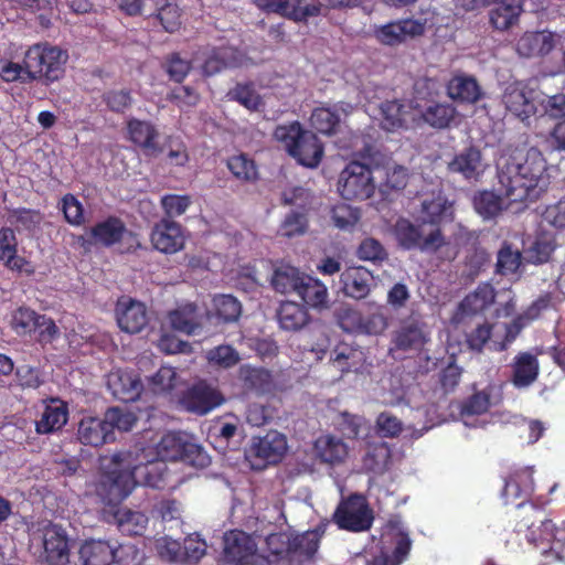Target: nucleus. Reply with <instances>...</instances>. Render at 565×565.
<instances>
[{
  "mask_svg": "<svg viewBox=\"0 0 565 565\" xmlns=\"http://www.w3.org/2000/svg\"><path fill=\"white\" fill-rule=\"evenodd\" d=\"M425 33V21L399 19L374 29L375 39L383 45L397 46Z\"/></svg>",
  "mask_w": 565,
  "mask_h": 565,
  "instance_id": "obj_14",
  "label": "nucleus"
},
{
  "mask_svg": "<svg viewBox=\"0 0 565 565\" xmlns=\"http://www.w3.org/2000/svg\"><path fill=\"white\" fill-rule=\"evenodd\" d=\"M35 334V340L45 349L47 345H52V349H55L53 345L54 342L61 339V330L56 326L55 321L45 315H41L39 317V323L32 330Z\"/></svg>",
  "mask_w": 565,
  "mask_h": 565,
  "instance_id": "obj_56",
  "label": "nucleus"
},
{
  "mask_svg": "<svg viewBox=\"0 0 565 565\" xmlns=\"http://www.w3.org/2000/svg\"><path fill=\"white\" fill-rule=\"evenodd\" d=\"M439 95V85L436 79L429 77L418 78L414 84V98L415 106L414 108L419 109L424 107V105L419 104V102H426L428 104L436 102V98Z\"/></svg>",
  "mask_w": 565,
  "mask_h": 565,
  "instance_id": "obj_63",
  "label": "nucleus"
},
{
  "mask_svg": "<svg viewBox=\"0 0 565 565\" xmlns=\"http://www.w3.org/2000/svg\"><path fill=\"white\" fill-rule=\"evenodd\" d=\"M118 327L130 334L139 333L148 324V311L145 303L129 297H121L116 303Z\"/></svg>",
  "mask_w": 565,
  "mask_h": 565,
  "instance_id": "obj_18",
  "label": "nucleus"
},
{
  "mask_svg": "<svg viewBox=\"0 0 565 565\" xmlns=\"http://www.w3.org/2000/svg\"><path fill=\"white\" fill-rule=\"evenodd\" d=\"M137 484L140 483L153 489H174L179 479L168 469V465L161 458L146 463L135 465Z\"/></svg>",
  "mask_w": 565,
  "mask_h": 565,
  "instance_id": "obj_17",
  "label": "nucleus"
},
{
  "mask_svg": "<svg viewBox=\"0 0 565 565\" xmlns=\"http://www.w3.org/2000/svg\"><path fill=\"white\" fill-rule=\"evenodd\" d=\"M236 64V51L233 47L225 45L213 47L202 65V72L205 76H213Z\"/></svg>",
  "mask_w": 565,
  "mask_h": 565,
  "instance_id": "obj_42",
  "label": "nucleus"
},
{
  "mask_svg": "<svg viewBox=\"0 0 565 565\" xmlns=\"http://www.w3.org/2000/svg\"><path fill=\"white\" fill-rule=\"evenodd\" d=\"M222 562L224 565H271V561L257 553L252 536L242 530L224 533Z\"/></svg>",
  "mask_w": 565,
  "mask_h": 565,
  "instance_id": "obj_8",
  "label": "nucleus"
},
{
  "mask_svg": "<svg viewBox=\"0 0 565 565\" xmlns=\"http://www.w3.org/2000/svg\"><path fill=\"white\" fill-rule=\"evenodd\" d=\"M556 246V241L551 234H537L532 244L523 249L524 260L533 265L545 264L551 259Z\"/></svg>",
  "mask_w": 565,
  "mask_h": 565,
  "instance_id": "obj_41",
  "label": "nucleus"
},
{
  "mask_svg": "<svg viewBox=\"0 0 565 565\" xmlns=\"http://www.w3.org/2000/svg\"><path fill=\"white\" fill-rule=\"evenodd\" d=\"M332 519L341 530L364 532L371 529L374 516L366 498L360 493H351L339 502Z\"/></svg>",
  "mask_w": 565,
  "mask_h": 565,
  "instance_id": "obj_9",
  "label": "nucleus"
},
{
  "mask_svg": "<svg viewBox=\"0 0 565 565\" xmlns=\"http://www.w3.org/2000/svg\"><path fill=\"white\" fill-rule=\"evenodd\" d=\"M555 47V34L550 31H527L516 43V51L524 57L550 54Z\"/></svg>",
  "mask_w": 565,
  "mask_h": 565,
  "instance_id": "obj_29",
  "label": "nucleus"
},
{
  "mask_svg": "<svg viewBox=\"0 0 565 565\" xmlns=\"http://www.w3.org/2000/svg\"><path fill=\"white\" fill-rule=\"evenodd\" d=\"M265 12L277 13L295 22H307L321 12L320 3H305V0H255Z\"/></svg>",
  "mask_w": 565,
  "mask_h": 565,
  "instance_id": "obj_16",
  "label": "nucleus"
},
{
  "mask_svg": "<svg viewBox=\"0 0 565 565\" xmlns=\"http://www.w3.org/2000/svg\"><path fill=\"white\" fill-rule=\"evenodd\" d=\"M446 89L451 100L463 105H475L484 96L477 78L465 73L455 74L448 81Z\"/></svg>",
  "mask_w": 565,
  "mask_h": 565,
  "instance_id": "obj_25",
  "label": "nucleus"
},
{
  "mask_svg": "<svg viewBox=\"0 0 565 565\" xmlns=\"http://www.w3.org/2000/svg\"><path fill=\"white\" fill-rule=\"evenodd\" d=\"M212 312L223 322H234L242 313V303L232 295H215L212 299Z\"/></svg>",
  "mask_w": 565,
  "mask_h": 565,
  "instance_id": "obj_48",
  "label": "nucleus"
},
{
  "mask_svg": "<svg viewBox=\"0 0 565 565\" xmlns=\"http://www.w3.org/2000/svg\"><path fill=\"white\" fill-rule=\"evenodd\" d=\"M273 137L291 158L306 168H317L323 158L324 147L321 140L298 120L276 126Z\"/></svg>",
  "mask_w": 565,
  "mask_h": 565,
  "instance_id": "obj_4",
  "label": "nucleus"
},
{
  "mask_svg": "<svg viewBox=\"0 0 565 565\" xmlns=\"http://www.w3.org/2000/svg\"><path fill=\"white\" fill-rule=\"evenodd\" d=\"M226 166L233 177L241 182L253 183L258 180L257 166L245 153L230 157Z\"/></svg>",
  "mask_w": 565,
  "mask_h": 565,
  "instance_id": "obj_52",
  "label": "nucleus"
},
{
  "mask_svg": "<svg viewBox=\"0 0 565 565\" xmlns=\"http://www.w3.org/2000/svg\"><path fill=\"white\" fill-rule=\"evenodd\" d=\"M94 243L105 247H111L126 237L136 238V235L129 231L124 221L117 216H108L106 220L96 223L89 231Z\"/></svg>",
  "mask_w": 565,
  "mask_h": 565,
  "instance_id": "obj_28",
  "label": "nucleus"
},
{
  "mask_svg": "<svg viewBox=\"0 0 565 565\" xmlns=\"http://www.w3.org/2000/svg\"><path fill=\"white\" fill-rule=\"evenodd\" d=\"M224 396L204 380H199L182 392L179 403L188 412L205 415L224 403Z\"/></svg>",
  "mask_w": 565,
  "mask_h": 565,
  "instance_id": "obj_12",
  "label": "nucleus"
},
{
  "mask_svg": "<svg viewBox=\"0 0 565 565\" xmlns=\"http://www.w3.org/2000/svg\"><path fill=\"white\" fill-rule=\"evenodd\" d=\"M42 562L46 565H66L70 561L68 539L65 532L56 526L45 529L43 535Z\"/></svg>",
  "mask_w": 565,
  "mask_h": 565,
  "instance_id": "obj_21",
  "label": "nucleus"
},
{
  "mask_svg": "<svg viewBox=\"0 0 565 565\" xmlns=\"http://www.w3.org/2000/svg\"><path fill=\"white\" fill-rule=\"evenodd\" d=\"M341 118L337 110L330 107H317L310 116V125L319 134L332 136L340 127Z\"/></svg>",
  "mask_w": 565,
  "mask_h": 565,
  "instance_id": "obj_50",
  "label": "nucleus"
},
{
  "mask_svg": "<svg viewBox=\"0 0 565 565\" xmlns=\"http://www.w3.org/2000/svg\"><path fill=\"white\" fill-rule=\"evenodd\" d=\"M300 299L311 308H323L328 302V289L319 279L306 275L300 280L297 292Z\"/></svg>",
  "mask_w": 565,
  "mask_h": 565,
  "instance_id": "obj_39",
  "label": "nucleus"
},
{
  "mask_svg": "<svg viewBox=\"0 0 565 565\" xmlns=\"http://www.w3.org/2000/svg\"><path fill=\"white\" fill-rule=\"evenodd\" d=\"M77 439L85 446L99 447L115 440V436L109 435L104 418L86 416L78 423Z\"/></svg>",
  "mask_w": 565,
  "mask_h": 565,
  "instance_id": "obj_31",
  "label": "nucleus"
},
{
  "mask_svg": "<svg viewBox=\"0 0 565 565\" xmlns=\"http://www.w3.org/2000/svg\"><path fill=\"white\" fill-rule=\"evenodd\" d=\"M83 565H111L114 563V546L103 540H87L79 548Z\"/></svg>",
  "mask_w": 565,
  "mask_h": 565,
  "instance_id": "obj_35",
  "label": "nucleus"
},
{
  "mask_svg": "<svg viewBox=\"0 0 565 565\" xmlns=\"http://www.w3.org/2000/svg\"><path fill=\"white\" fill-rule=\"evenodd\" d=\"M411 548L412 540L409 539L408 534L405 532H399L397 534L395 546L391 555L384 551L371 555L356 553L353 557H351L350 564L360 565V563H362V565H401L407 559Z\"/></svg>",
  "mask_w": 565,
  "mask_h": 565,
  "instance_id": "obj_19",
  "label": "nucleus"
},
{
  "mask_svg": "<svg viewBox=\"0 0 565 565\" xmlns=\"http://www.w3.org/2000/svg\"><path fill=\"white\" fill-rule=\"evenodd\" d=\"M113 519L119 532L128 536L142 535L149 521L145 513L124 508L116 510Z\"/></svg>",
  "mask_w": 565,
  "mask_h": 565,
  "instance_id": "obj_40",
  "label": "nucleus"
},
{
  "mask_svg": "<svg viewBox=\"0 0 565 565\" xmlns=\"http://www.w3.org/2000/svg\"><path fill=\"white\" fill-rule=\"evenodd\" d=\"M545 172L546 160L537 148L515 151L498 172L502 195L510 203L537 200L546 189Z\"/></svg>",
  "mask_w": 565,
  "mask_h": 565,
  "instance_id": "obj_2",
  "label": "nucleus"
},
{
  "mask_svg": "<svg viewBox=\"0 0 565 565\" xmlns=\"http://www.w3.org/2000/svg\"><path fill=\"white\" fill-rule=\"evenodd\" d=\"M394 235L404 249H419L422 252H436L444 244V236L439 227L425 234L423 226L415 225L406 218H399L394 226Z\"/></svg>",
  "mask_w": 565,
  "mask_h": 565,
  "instance_id": "obj_11",
  "label": "nucleus"
},
{
  "mask_svg": "<svg viewBox=\"0 0 565 565\" xmlns=\"http://www.w3.org/2000/svg\"><path fill=\"white\" fill-rule=\"evenodd\" d=\"M157 454L166 462L181 461L195 468H205L211 462L204 448L182 431L164 434L157 445Z\"/></svg>",
  "mask_w": 565,
  "mask_h": 565,
  "instance_id": "obj_7",
  "label": "nucleus"
},
{
  "mask_svg": "<svg viewBox=\"0 0 565 565\" xmlns=\"http://www.w3.org/2000/svg\"><path fill=\"white\" fill-rule=\"evenodd\" d=\"M68 60L66 51L49 43L31 45L24 53L25 79L49 86L64 76Z\"/></svg>",
  "mask_w": 565,
  "mask_h": 565,
  "instance_id": "obj_5",
  "label": "nucleus"
},
{
  "mask_svg": "<svg viewBox=\"0 0 565 565\" xmlns=\"http://www.w3.org/2000/svg\"><path fill=\"white\" fill-rule=\"evenodd\" d=\"M523 11L524 2L492 6V9L489 11V22L497 31H509L519 24Z\"/></svg>",
  "mask_w": 565,
  "mask_h": 565,
  "instance_id": "obj_36",
  "label": "nucleus"
},
{
  "mask_svg": "<svg viewBox=\"0 0 565 565\" xmlns=\"http://www.w3.org/2000/svg\"><path fill=\"white\" fill-rule=\"evenodd\" d=\"M539 315L540 308L536 303H533L524 312L518 315L511 323L504 326L503 339L501 340L497 339V334L493 332L494 326L489 323L480 324L467 337L469 348L475 351H481L489 343L490 350L504 351Z\"/></svg>",
  "mask_w": 565,
  "mask_h": 565,
  "instance_id": "obj_6",
  "label": "nucleus"
},
{
  "mask_svg": "<svg viewBox=\"0 0 565 565\" xmlns=\"http://www.w3.org/2000/svg\"><path fill=\"white\" fill-rule=\"evenodd\" d=\"M412 106L397 99L386 100L381 105L383 116L382 126L387 131H394L406 127Z\"/></svg>",
  "mask_w": 565,
  "mask_h": 565,
  "instance_id": "obj_38",
  "label": "nucleus"
},
{
  "mask_svg": "<svg viewBox=\"0 0 565 565\" xmlns=\"http://www.w3.org/2000/svg\"><path fill=\"white\" fill-rule=\"evenodd\" d=\"M287 448L285 435L270 430L265 436L254 440L250 452L266 466L278 463L285 456Z\"/></svg>",
  "mask_w": 565,
  "mask_h": 565,
  "instance_id": "obj_27",
  "label": "nucleus"
},
{
  "mask_svg": "<svg viewBox=\"0 0 565 565\" xmlns=\"http://www.w3.org/2000/svg\"><path fill=\"white\" fill-rule=\"evenodd\" d=\"M237 381L247 395L265 396L282 390L277 385L271 372L263 366L241 365Z\"/></svg>",
  "mask_w": 565,
  "mask_h": 565,
  "instance_id": "obj_15",
  "label": "nucleus"
},
{
  "mask_svg": "<svg viewBox=\"0 0 565 565\" xmlns=\"http://www.w3.org/2000/svg\"><path fill=\"white\" fill-rule=\"evenodd\" d=\"M338 190L344 200H366L374 194L375 183L372 170L359 161L349 162L341 171Z\"/></svg>",
  "mask_w": 565,
  "mask_h": 565,
  "instance_id": "obj_10",
  "label": "nucleus"
},
{
  "mask_svg": "<svg viewBox=\"0 0 565 565\" xmlns=\"http://www.w3.org/2000/svg\"><path fill=\"white\" fill-rule=\"evenodd\" d=\"M41 315L28 307H19L11 315L10 326L20 335L31 334Z\"/></svg>",
  "mask_w": 565,
  "mask_h": 565,
  "instance_id": "obj_54",
  "label": "nucleus"
},
{
  "mask_svg": "<svg viewBox=\"0 0 565 565\" xmlns=\"http://www.w3.org/2000/svg\"><path fill=\"white\" fill-rule=\"evenodd\" d=\"M522 258H524L523 253L518 249H512L510 244L504 243L498 252L495 264L497 273L503 276L516 273L522 263Z\"/></svg>",
  "mask_w": 565,
  "mask_h": 565,
  "instance_id": "obj_55",
  "label": "nucleus"
},
{
  "mask_svg": "<svg viewBox=\"0 0 565 565\" xmlns=\"http://www.w3.org/2000/svg\"><path fill=\"white\" fill-rule=\"evenodd\" d=\"M104 420L109 435L115 436V428L121 431H129L137 424L138 418L135 413L116 406L106 411Z\"/></svg>",
  "mask_w": 565,
  "mask_h": 565,
  "instance_id": "obj_53",
  "label": "nucleus"
},
{
  "mask_svg": "<svg viewBox=\"0 0 565 565\" xmlns=\"http://www.w3.org/2000/svg\"><path fill=\"white\" fill-rule=\"evenodd\" d=\"M68 419V406L60 399H52L35 423L38 434H50L62 429Z\"/></svg>",
  "mask_w": 565,
  "mask_h": 565,
  "instance_id": "obj_32",
  "label": "nucleus"
},
{
  "mask_svg": "<svg viewBox=\"0 0 565 565\" xmlns=\"http://www.w3.org/2000/svg\"><path fill=\"white\" fill-rule=\"evenodd\" d=\"M331 218L335 227L350 230L360 221L361 212L358 207H353L347 203H339L332 207Z\"/></svg>",
  "mask_w": 565,
  "mask_h": 565,
  "instance_id": "obj_59",
  "label": "nucleus"
},
{
  "mask_svg": "<svg viewBox=\"0 0 565 565\" xmlns=\"http://www.w3.org/2000/svg\"><path fill=\"white\" fill-rule=\"evenodd\" d=\"M530 95L531 92L524 85L514 83L505 88L502 100L510 113L524 120L535 113V105Z\"/></svg>",
  "mask_w": 565,
  "mask_h": 565,
  "instance_id": "obj_30",
  "label": "nucleus"
},
{
  "mask_svg": "<svg viewBox=\"0 0 565 565\" xmlns=\"http://www.w3.org/2000/svg\"><path fill=\"white\" fill-rule=\"evenodd\" d=\"M150 243L162 254H175L184 248L185 230L174 220L162 217L151 228Z\"/></svg>",
  "mask_w": 565,
  "mask_h": 565,
  "instance_id": "obj_13",
  "label": "nucleus"
},
{
  "mask_svg": "<svg viewBox=\"0 0 565 565\" xmlns=\"http://www.w3.org/2000/svg\"><path fill=\"white\" fill-rule=\"evenodd\" d=\"M451 203L439 192L430 200H424L422 203L423 222L431 225H439L450 213Z\"/></svg>",
  "mask_w": 565,
  "mask_h": 565,
  "instance_id": "obj_47",
  "label": "nucleus"
},
{
  "mask_svg": "<svg viewBox=\"0 0 565 565\" xmlns=\"http://www.w3.org/2000/svg\"><path fill=\"white\" fill-rule=\"evenodd\" d=\"M317 459L331 466L341 463L348 456V446L337 437L330 435L320 436L313 445Z\"/></svg>",
  "mask_w": 565,
  "mask_h": 565,
  "instance_id": "obj_33",
  "label": "nucleus"
},
{
  "mask_svg": "<svg viewBox=\"0 0 565 565\" xmlns=\"http://www.w3.org/2000/svg\"><path fill=\"white\" fill-rule=\"evenodd\" d=\"M388 254L383 244L373 238L362 239L356 249V257L364 262L381 263L387 258Z\"/></svg>",
  "mask_w": 565,
  "mask_h": 565,
  "instance_id": "obj_62",
  "label": "nucleus"
},
{
  "mask_svg": "<svg viewBox=\"0 0 565 565\" xmlns=\"http://www.w3.org/2000/svg\"><path fill=\"white\" fill-rule=\"evenodd\" d=\"M494 300L495 290L493 286L489 282L479 284L473 291L459 302L454 320L461 322L466 317L482 313Z\"/></svg>",
  "mask_w": 565,
  "mask_h": 565,
  "instance_id": "obj_24",
  "label": "nucleus"
},
{
  "mask_svg": "<svg viewBox=\"0 0 565 565\" xmlns=\"http://www.w3.org/2000/svg\"><path fill=\"white\" fill-rule=\"evenodd\" d=\"M533 467L518 468L504 479L502 497L505 503H515L519 519L516 531H525L530 544L540 548L546 564L561 561L563 557L555 546L556 527L545 511L532 502H526L534 491Z\"/></svg>",
  "mask_w": 565,
  "mask_h": 565,
  "instance_id": "obj_1",
  "label": "nucleus"
},
{
  "mask_svg": "<svg viewBox=\"0 0 565 565\" xmlns=\"http://www.w3.org/2000/svg\"><path fill=\"white\" fill-rule=\"evenodd\" d=\"M277 317L280 327L289 331L300 330L309 321L307 309L295 301L281 302Z\"/></svg>",
  "mask_w": 565,
  "mask_h": 565,
  "instance_id": "obj_43",
  "label": "nucleus"
},
{
  "mask_svg": "<svg viewBox=\"0 0 565 565\" xmlns=\"http://www.w3.org/2000/svg\"><path fill=\"white\" fill-rule=\"evenodd\" d=\"M269 552L268 558L273 562L291 558V539L285 533H271L266 537Z\"/></svg>",
  "mask_w": 565,
  "mask_h": 565,
  "instance_id": "obj_58",
  "label": "nucleus"
},
{
  "mask_svg": "<svg viewBox=\"0 0 565 565\" xmlns=\"http://www.w3.org/2000/svg\"><path fill=\"white\" fill-rule=\"evenodd\" d=\"M163 68L169 78L175 83H182L192 70V63L182 58L180 53L173 52L167 55Z\"/></svg>",
  "mask_w": 565,
  "mask_h": 565,
  "instance_id": "obj_60",
  "label": "nucleus"
},
{
  "mask_svg": "<svg viewBox=\"0 0 565 565\" xmlns=\"http://www.w3.org/2000/svg\"><path fill=\"white\" fill-rule=\"evenodd\" d=\"M127 132L128 139L146 156L156 157L163 151L158 143L159 131L151 121L131 118L127 121Z\"/></svg>",
  "mask_w": 565,
  "mask_h": 565,
  "instance_id": "obj_20",
  "label": "nucleus"
},
{
  "mask_svg": "<svg viewBox=\"0 0 565 565\" xmlns=\"http://www.w3.org/2000/svg\"><path fill=\"white\" fill-rule=\"evenodd\" d=\"M136 484L131 451H117L100 457V478L96 492L103 501L117 504L131 493Z\"/></svg>",
  "mask_w": 565,
  "mask_h": 565,
  "instance_id": "obj_3",
  "label": "nucleus"
},
{
  "mask_svg": "<svg viewBox=\"0 0 565 565\" xmlns=\"http://www.w3.org/2000/svg\"><path fill=\"white\" fill-rule=\"evenodd\" d=\"M107 386L113 396L124 403L137 401L143 391L141 380L132 372L121 369L111 371L107 375Z\"/></svg>",
  "mask_w": 565,
  "mask_h": 565,
  "instance_id": "obj_22",
  "label": "nucleus"
},
{
  "mask_svg": "<svg viewBox=\"0 0 565 565\" xmlns=\"http://www.w3.org/2000/svg\"><path fill=\"white\" fill-rule=\"evenodd\" d=\"M169 321L172 328L186 335L195 334L201 328L199 323L198 307L194 303H186L169 313Z\"/></svg>",
  "mask_w": 565,
  "mask_h": 565,
  "instance_id": "obj_44",
  "label": "nucleus"
},
{
  "mask_svg": "<svg viewBox=\"0 0 565 565\" xmlns=\"http://www.w3.org/2000/svg\"><path fill=\"white\" fill-rule=\"evenodd\" d=\"M323 533L324 529L318 526L315 530L306 531L300 535L291 537V557L299 556L305 559H311L319 548Z\"/></svg>",
  "mask_w": 565,
  "mask_h": 565,
  "instance_id": "obj_45",
  "label": "nucleus"
},
{
  "mask_svg": "<svg viewBox=\"0 0 565 565\" xmlns=\"http://www.w3.org/2000/svg\"><path fill=\"white\" fill-rule=\"evenodd\" d=\"M539 374L536 355H519L513 365L512 382L516 387L532 384Z\"/></svg>",
  "mask_w": 565,
  "mask_h": 565,
  "instance_id": "obj_49",
  "label": "nucleus"
},
{
  "mask_svg": "<svg viewBox=\"0 0 565 565\" xmlns=\"http://www.w3.org/2000/svg\"><path fill=\"white\" fill-rule=\"evenodd\" d=\"M160 204L164 212L163 217L174 220L186 212L192 204V200L188 194H164L160 200Z\"/></svg>",
  "mask_w": 565,
  "mask_h": 565,
  "instance_id": "obj_61",
  "label": "nucleus"
},
{
  "mask_svg": "<svg viewBox=\"0 0 565 565\" xmlns=\"http://www.w3.org/2000/svg\"><path fill=\"white\" fill-rule=\"evenodd\" d=\"M305 274L290 265L277 267L271 277L273 288L280 294L297 292L300 280Z\"/></svg>",
  "mask_w": 565,
  "mask_h": 565,
  "instance_id": "obj_46",
  "label": "nucleus"
},
{
  "mask_svg": "<svg viewBox=\"0 0 565 565\" xmlns=\"http://www.w3.org/2000/svg\"><path fill=\"white\" fill-rule=\"evenodd\" d=\"M226 97L236 102L249 111H257L264 105L262 96L255 90L253 83H237L231 88Z\"/></svg>",
  "mask_w": 565,
  "mask_h": 565,
  "instance_id": "obj_51",
  "label": "nucleus"
},
{
  "mask_svg": "<svg viewBox=\"0 0 565 565\" xmlns=\"http://www.w3.org/2000/svg\"><path fill=\"white\" fill-rule=\"evenodd\" d=\"M427 341V333L415 322L402 324L393 337L395 348L402 351H420Z\"/></svg>",
  "mask_w": 565,
  "mask_h": 565,
  "instance_id": "obj_37",
  "label": "nucleus"
},
{
  "mask_svg": "<svg viewBox=\"0 0 565 565\" xmlns=\"http://www.w3.org/2000/svg\"><path fill=\"white\" fill-rule=\"evenodd\" d=\"M458 111L452 104L434 102L420 108L425 124L435 129H446L456 119Z\"/></svg>",
  "mask_w": 565,
  "mask_h": 565,
  "instance_id": "obj_34",
  "label": "nucleus"
},
{
  "mask_svg": "<svg viewBox=\"0 0 565 565\" xmlns=\"http://www.w3.org/2000/svg\"><path fill=\"white\" fill-rule=\"evenodd\" d=\"M374 276L364 266H350L340 275L341 289L350 298L364 299L371 292Z\"/></svg>",
  "mask_w": 565,
  "mask_h": 565,
  "instance_id": "obj_26",
  "label": "nucleus"
},
{
  "mask_svg": "<svg viewBox=\"0 0 565 565\" xmlns=\"http://www.w3.org/2000/svg\"><path fill=\"white\" fill-rule=\"evenodd\" d=\"M473 207L483 218L495 217L501 211V199L491 191H480L475 194Z\"/></svg>",
  "mask_w": 565,
  "mask_h": 565,
  "instance_id": "obj_57",
  "label": "nucleus"
},
{
  "mask_svg": "<svg viewBox=\"0 0 565 565\" xmlns=\"http://www.w3.org/2000/svg\"><path fill=\"white\" fill-rule=\"evenodd\" d=\"M447 170L460 174L466 181H478L484 171L481 150L473 146L465 148L448 162Z\"/></svg>",
  "mask_w": 565,
  "mask_h": 565,
  "instance_id": "obj_23",
  "label": "nucleus"
},
{
  "mask_svg": "<svg viewBox=\"0 0 565 565\" xmlns=\"http://www.w3.org/2000/svg\"><path fill=\"white\" fill-rule=\"evenodd\" d=\"M156 17L169 33L178 31L181 26V10L175 3L166 2L158 8Z\"/></svg>",
  "mask_w": 565,
  "mask_h": 565,
  "instance_id": "obj_64",
  "label": "nucleus"
}]
</instances>
